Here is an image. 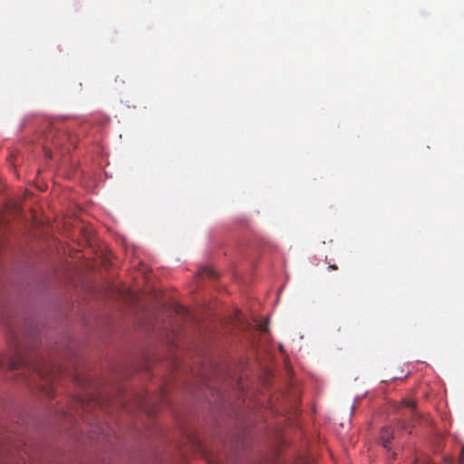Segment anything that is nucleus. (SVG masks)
<instances>
[{"mask_svg": "<svg viewBox=\"0 0 464 464\" xmlns=\"http://www.w3.org/2000/svg\"><path fill=\"white\" fill-rule=\"evenodd\" d=\"M259 330L263 333L267 332L268 331V323L266 321L260 323Z\"/></svg>", "mask_w": 464, "mask_h": 464, "instance_id": "4", "label": "nucleus"}, {"mask_svg": "<svg viewBox=\"0 0 464 464\" xmlns=\"http://www.w3.org/2000/svg\"><path fill=\"white\" fill-rule=\"evenodd\" d=\"M402 405L407 408L411 413L414 414L415 411V402L411 401L405 400L402 401Z\"/></svg>", "mask_w": 464, "mask_h": 464, "instance_id": "3", "label": "nucleus"}, {"mask_svg": "<svg viewBox=\"0 0 464 464\" xmlns=\"http://www.w3.org/2000/svg\"><path fill=\"white\" fill-rule=\"evenodd\" d=\"M5 364H7V366L12 370H19L23 367L28 366L29 368H32L42 379H44L46 375V372H44L40 366L29 362L27 359L20 353V352H17L15 358H8L6 361L5 359L0 358V366L2 367Z\"/></svg>", "mask_w": 464, "mask_h": 464, "instance_id": "1", "label": "nucleus"}, {"mask_svg": "<svg viewBox=\"0 0 464 464\" xmlns=\"http://www.w3.org/2000/svg\"><path fill=\"white\" fill-rule=\"evenodd\" d=\"M459 464H464V446L461 449Z\"/></svg>", "mask_w": 464, "mask_h": 464, "instance_id": "6", "label": "nucleus"}, {"mask_svg": "<svg viewBox=\"0 0 464 464\" xmlns=\"http://www.w3.org/2000/svg\"><path fill=\"white\" fill-rule=\"evenodd\" d=\"M407 423L402 420H399L396 430H392L390 427H383L381 430L380 440L383 448L390 450V442L395 437V434L399 432V430L406 429Z\"/></svg>", "mask_w": 464, "mask_h": 464, "instance_id": "2", "label": "nucleus"}, {"mask_svg": "<svg viewBox=\"0 0 464 464\" xmlns=\"http://www.w3.org/2000/svg\"><path fill=\"white\" fill-rule=\"evenodd\" d=\"M337 268H338V267H337V266H336V265H330V266H328V269H330V270H337Z\"/></svg>", "mask_w": 464, "mask_h": 464, "instance_id": "7", "label": "nucleus"}, {"mask_svg": "<svg viewBox=\"0 0 464 464\" xmlns=\"http://www.w3.org/2000/svg\"><path fill=\"white\" fill-rule=\"evenodd\" d=\"M47 139H50L52 140V143H53L55 146L59 145V142L53 139V134L49 133L47 136Z\"/></svg>", "mask_w": 464, "mask_h": 464, "instance_id": "5", "label": "nucleus"}]
</instances>
